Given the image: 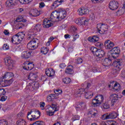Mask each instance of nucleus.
<instances>
[{"label":"nucleus","instance_id":"obj_1","mask_svg":"<svg viewBox=\"0 0 125 125\" xmlns=\"http://www.w3.org/2000/svg\"><path fill=\"white\" fill-rule=\"evenodd\" d=\"M67 16V12L63 8H59L57 11H54L50 15V19L52 22L61 21L65 19Z\"/></svg>","mask_w":125,"mask_h":125},{"label":"nucleus","instance_id":"obj_2","mask_svg":"<svg viewBox=\"0 0 125 125\" xmlns=\"http://www.w3.org/2000/svg\"><path fill=\"white\" fill-rule=\"evenodd\" d=\"M25 37V34L23 32L21 33H18L16 35H13L12 37V42L14 44H19L21 42V41H23V39Z\"/></svg>","mask_w":125,"mask_h":125},{"label":"nucleus","instance_id":"obj_3","mask_svg":"<svg viewBox=\"0 0 125 125\" xmlns=\"http://www.w3.org/2000/svg\"><path fill=\"white\" fill-rule=\"evenodd\" d=\"M48 111L47 110V115L51 116L54 115L55 112L59 110V107L57 106L56 103H53L51 105H49Z\"/></svg>","mask_w":125,"mask_h":125},{"label":"nucleus","instance_id":"obj_4","mask_svg":"<svg viewBox=\"0 0 125 125\" xmlns=\"http://www.w3.org/2000/svg\"><path fill=\"white\" fill-rule=\"evenodd\" d=\"M104 101V97L102 95H97L92 101V104L94 107H97L101 105L102 102Z\"/></svg>","mask_w":125,"mask_h":125},{"label":"nucleus","instance_id":"obj_5","mask_svg":"<svg viewBox=\"0 0 125 125\" xmlns=\"http://www.w3.org/2000/svg\"><path fill=\"white\" fill-rule=\"evenodd\" d=\"M39 44V40L37 38H35L31 40L27 44V47L30 50H35L36 48H38Z\"/></svg>","mask_w":125,"mask_h":125},{"label":"nucleus","instance_id":"obj_6","mask_svg":"<svg viewBox=\"0 0 125 125\" xmlns=\"http://www.w3.org/2000/svg\"><path fill=\"white\" fill-rule=\"evenodd\" d=\"M108 25L105 23H98L97 25V29L99 34H106L108 32Z\"/></svg>","mask_w":125,"mask_h":125},{"label":"nucleus","instance_id":"obj_7","mask_svg":"<svg viewBox=\"0 0 125 125\" xmlns=\"http://www.w3.org/2000/svg\"><path fill=\"white\" fill-rule=\"evenodd\" d=\"M113 66V74L114 75H116V74H119V72H120V71H121V69H122V62H121V61L117 60L114 62Z\"/></svg>","mask_w":125,"mask_h":125},{"label":"nucleus","instance_id":"obj_8","mask_svg":"<svg viewBox=\"0 0 125 125\" xmlns=\"http://www.w3.org/2000/svg\"><path fill=\"white\" fill-rule=\"evenodd\" d=\"M13 83V79H11L9 80H5V79L3 78H0V85L3 87H5V86H8Z\"/></svg>","mask_w":125,"mask_h":125},{"label":"nucleus","instance_id":"obj_9","mask_svg":"<svg viewBox=\"0 0 125 125\" xmlns=\"http://www.w3.org/2000/svg\"><path fill=\"white\" fill-rule=\"evenodd\" d=\"M22 67L23 68L24 70H26V71H31V70L34 69L35 65L32 62L30 63L29 62H26L23 63Z\"/></svg>","mask_w":125,"mask_h":125},{"label":"nucleus","instance_id":"obj_10","mask_svg":"<svg viewBox=\"0 0 125 125\" xmlns=\"http://www.w3.org/2000/svg\"><path fill=\"white\" fill-rule=\"evenodd\" d=\"M75 23L78 25H83L84 26L88 23V19L86 18H79L75 21Z\"/></svg>","mask_w":125,"mask_h":125},{"label":"nucleus","instance_id":"obj_11","mask_svg":"<svg viewBox=\"0 0 125 125\" xmlns=\"http://www.w3.org/2000/svg\"><path fill=\"white\" fill-rule=\"evenodd\" d=\"M110 51L111 52L112 57L116 59L119 56V54L121 52V49L118 47H115L112 48Z\"/></svg>","mask_w":125,"mask_h":125},{"label":"nucleus","instance_id":"obj_12","mask_svg":"<svg viewBox=\"0 0 125 125\" xmlns=\"http://www.w3.org/2000/svg\"><path fill=\"white\" fill-rule=\"evenodd\" d=\"M95 55L98 57L97 61H101V60H103L102 58L105 56V51L101 49H98Z\"/></svg>","mask_w":125,"mask_h":125},{"label":"nucleus","instance_id":"obj_13","mask_svg":"<svg viewBox=\"0 0 125 125\" xmlns=\"http://www.w3.org/2000/svg\"><path fill=\"white\" fill-rule=\"evenodd\" d=\"M5 65L8 67V69L10 70V69H12L13 67H14V65H15V62L13 61L12 59L7 58L5 60Z\"/></svg>","mask_w":125,"mask_h":125},{"label":"nucleus","instance_id":"obj_14","mask_svg":"<svg viewBox=\"0 0 125 125\" xmlns=\"http://www.w3.org/2000/svg\"><path fill=\"white\" fill-rule=\"evenodd\" d=\"M119 7V2L116 0L110 1L109 3V8L111 10H116Z\"/></svg>","mask_w":125,"mask_h":125},{"label":"nucleus","instance_id":"obj_15","mask_svg":"<svg viewBox=\"0 0 125 125\" xmlns=\"http://www.w3.org/2000/svg\"><path fill=\"white\" fill-rule=\"evenodd\" d=\"M104 46L105 48L107 50H112L113 47L115 46V44H114V42L108 40L104 42Z\"/></svg>","mask_w":125,"mask_h":125},{"label":"nucleus","instance_id":"obj_16","mask_svg":"<svg viewBox=\"0 0 125 125\" xmlns=\"http://www.w3.org/2000/svg\"><path fill=\"white\" fill-rule=\"evenodd\" d=\"M38 72H32L27 76L26 80L30 81H36L38 78Z\"/></svg>","mask_w":125,"mask_h":125},{"label":"nucleus","instance_id":"obj_17","mask_svg":"<svg viewBox=\"0 0 125 125\" xmlns=\"http://www.w3.org/2000/svg\"><path fill=\"white\" fill-rule=\"evenodd\" d=\"M51 22H55V21H51V19L50 18V20H47V19L44 20L43 21V24H42L43 28H49L51 27V25H52V24H51Z\"/></svg>","mask_w":125,"mask_h":125},{"label":"nucleus","instance_id":"obj_18","mask_svg":"<svg viewBox=\"0 0 125 125\" xmlns=\"http://www.w3.org/2000/svg\"><path fill=\"white\" fill-rule=\"evenodd\" d=\"M78 14L79 15H86V14H88L89 12V10L85 8H80L78 10Z\"/></svg>","mask_w":125,"mask_h":125},{"label":"nucleus","instance_id":"obj_19","mask_svg":"<svg viewBox=\"0 0 125 125\" xmlns=\"http://www.w3.org/2000/svg\"><path fill=\"white\" fill-rule=\"evenodd\" d=\"M75 108L77 111H80L81 110H83L85 108V103L83 102H79L76 104L75 105Z\"/></svg>","mask_w":125,"mask_h":125},{"label":"nucleus","instance_id":"obj_20","mask_svg":"<svg viewBox=\"0 0 125 125\" xmlns=\"http://www.w3.org/2000/svg\"><path fill=\"white\" fill-rule=\"evenodd\" d=\"M110 98L112 99L111 105L113 106L114 104L117 103L119 101V96L118 95L114 94L110 96Z\"/></svg>","mask_w":125,"mask_h":125},{"label":"nucleus","instance_id":"obj_21","mask_svg":"<svg viewBox=\"0 0 125 125\" xmlns=\"http://www.w3.org/2000/svg\"><path fill=\"white\" fill-rule=\"evenodd\" d=\"M38 117H37V115H33L30 111H28L27 113V120L30 121V122H34L36 120H38Z\"/></svg>","mask_w":125,"mask_h":125},{"label":"nucleus","instance_id":"obj_22","mask_svg":"<svg viewBox=\"0 0 125 125\" xmlns=\"http://www.w3.org/2000/svg\"><path fill=\"white\" fill-rule=\"evenodd\" d=\"M31 56H33V52L30 51H24L21 53V57L22 58H30Z\"/></svg>","mask_w":125,"mask_h":125},{"label":"nucleus","instance_id":"obj_23","mask_svg":"<svg viewBox=\"0 0 125 125\" xmlns=\"http://www.w3.org/2000/svg\"><path fill=\"white\" fill-rule=\"evenodd\" d=\"M45 74L48 77H51L54 76V74H55V71H54V70H53V69L49 68L46 69Z\"/></svg>","mask_w":125,"mask_h":125},{"label":"nucleus","instance_id":"obj_24","mask_svg":"<svg viewBox=\"0 0 125 125\" xmlns=\"http://www.w3.org/2000/svg\"><path fill=\"white\" fill-rule=\"evenodd\" d=\"M120 83H115V81H112V82L110 83V84L108 85L109 87H112V88H114L116 91L119 90L118 87H120Z\"/></svg>","mask_w":125,"mask_h":125},{"label":"nucleus","instance_id":"obj_25","mask_svg":"<svg viewBox=\"0 0 125 125\" xmlns=\"http://www.w3.org/2000/svg\"><path fill=\"white\" fill-rule=\"evenodd\" d=\"M16 3V0H7L6 1V6L8 7H13Z\"/></svg>","mask_w":125,"mask_h":125},{"label":"nucleus","instance_id":"obj_26","mask_svg":"<svg viewBox=\"0 0 125 125\" xmlns=\"http://www.w3.org/2000/svg\"><path fill=\"white\" fill-rule=\"evenodd\" d=\"M112 64V60L110 58H105L103 62V65L105 67H109Z\"/></svg>","mask_w":125,"mask_h":125},{"label":"nucleus","instance_id":"obj_27","mask_svg":"<svg viewBox=\"0 0 125 125\" xmlns=\"http://www.w3.org/2000/svg\"><path fill=\"white\" fill-rule=\"evenodd\" d=\"M66 0H56L52 4V6H53L54 8L58 7L59 5H61L62 2H64Z\"/></svg>","mask_w":125,"mask_h":125},{"label":"nucleus","instance_id":"obj_28","mask_svg":"<svg viewBox=\"0 0 125 125\" xmlns=\"http://www.w3.org/2000/svg\"><path fill=\"white\" fill-rule=\"evenodd\" d=\"M65 72L66 73V74H68L69 75H73L74 74L73 66L68 65L65 69Z\"/></svg>","mask_w":125,"mask_h":125},{"label":"nucleus","instance_id":"obj_29","mask_svg":"<svg viewBox=\"0 0 125 125\" xmlns=\"http://www.w3.org/2000/svg\"><path fill=\"white\" fill-rule=\"evenodd\" d=\"M30 14L32 16H33V17H37V16L40 15L41 12L38 9H35L31 11Z\"/></svg>","mask_w":125,"mask_h":125},{"label":"nucleus","instance_id":"obj_30","mask_svg":"<svg viewBox=\"0 0 125 125\" xmlns=\"http://www.w3.org/2000/svg\"><path fill=\"white\" fill-rule=\"evenodd\" d=\"M88 114L91 115L92 118H95L96 116H98V111H97L96 109H93L89 110Z\"/></svg>","mask_w":125,"mask_h":125},{"label":"nucleus","instance_id":"obj_31","mask_svg":"<svg viewBox=\"0 0 125 125\" xmlns=\"http://www.w3.org/2000/svg\"><path fill=\"white\" fill-rule=\"evenodd\" d=\"M31 114H32V116H37L38 117V119L39 117L41 116V112L37 109H32L30 111H29Z\"/></svg>","mask_w":125,"mask_h":125},{"label":"nucleus","instance_id":"obj_32","mask_svg":"<svg viewBox=\"0 0 125 125\" xmlns=\"http://www.w3.org/2000/svg\"><path fill=\"white\" fill-rule=\"evenodd\" d=\"M88 41L92 42H96L99 41V37L97 36H94L92 37H88Z\"/></svg>","mask_w":125,"mask_h":125},{"label":"nucleus","instance_id":"obj_33","mask_svg":"<svg viewBox=\"0 0 125 125\" xmlns=\"http://www.w3.org/2000/svg\"><path fill=\"white\" fill-rule=\"evenodd\" d=\"M13 77V73L12 72H6L4 74L2 77L4 80V79H6V80H8L10 78H12Z\"/></svg>","mask_w":125,"mask_h":125},{"label":"nucleus","instance_id":"obj_34","mask_svg":"<svg viewBox=\"0 0 125 125\" xmlns=\"http://www.w3.org/2000/svg\"><path fill=\"white\" fill-rule=\"evenodd\" d=\"M118 116H119V114H118L115 112H112L108 114L109 119H116V118H117Z\"/></svg>","mask_w":125,"mask_h":125},{"label":"nucleus","instance_id":"obj_35","mask_svg":"<svg viewBox=\"0 0 125 125\" xmlns=\"http://www.w3.org/2000/svg\"><path fill=\"white\" fill-rule=\"evenodd\" d=\"M26 89H28L30 91H33L35 90V87H34V83H29L26 87Z\"/></svg>","mask_w":125,"mask_h":125},{"label":"nucleus","instance_id":"obj_36","mask_svg":"<svg viewBox=\"0 0 125 125\" xmlns=\"http://www.w3.org/2000/svg\"><path fill=\"white\" fill-rule=\"evenodd\" d=\"M84 93L86 99H90V98H91V97H92V96L93 95V93H92V92L91 91L87 92H85V91Z\"/></svg>","mask_w":125,"mask_h":125},{"label":"nucleus","instance_id":"obj_37","mask_svg":"<svg viewBox=\"0 0 125 125\" xmlns=\"http://www.w3.org/2000/svg\"><path fill=\"white\" fill-rule=\"evenodd\" d=\"M41 53L43 54H47L48 53V51H49V49L48 47H42L41 48Z\"/></svg>","mask_w":125,"mask_h":125},{"label":"nucleus","instance_id":"obj_38","mask_svg":"<svg viewBox=\"0 0 125 125\" xmlns=\"http://www.w3.org/2000/svg\"><path fill=\"white\" fill-rule=\"evenodd\" d=\"M17 125H26V121L23 119H20L17 122Z\"/></svg>","mask_w":125,"mask_h":125},{"label":"nucleus","instance_id":"obj_39","mask_svg":"<svg viewBox=\"0 0 125 125\" xmlns=\"http://www.w3.org/2000/svg\"><path fill=\"white\" fill-rule=\"evenodd\" d=\"M24 27V24L23 22H17L15 26V29L19 30V29H22Z\"/></svg>","mask_w":125,"mask_h":125},{"label":"nucleus","instance_id":"obj_40","mask_svg":"<svg viewBox=\"0 0 125 125\" xmlns=\"http://www.w3.org/2000/svg\"><path fill=\"white\" fill-rule=\"evenodd\" d=\"M41 29H42V25L40 24H37L34 27V33H37V32H40L41 31Z\"/></svg>","mask_w":125,"mask_h":125},{"label":"nucleus","instance_id":"obj_41","mask_svg":"<svg viewBox=\"0 0 125 125\" xmlns=\"http://www.w3.org/2000/svg\"><path fill=\"white\" fill-rule=\"evenodd\" d=\"M125 12V9L124 6L122 8H120V10H118L116 13L119 14V15H122L124 14Z\"/></svg>","mask_w":125,"mask_h":125},{"label":"nucleus","instance_id":"obj_42","mask_svg":"<svg viewBox=\"0 0 125 125\" xmlns=\"http://www.w3.org/2000/svg\"><path fill=\"white\" fill-rule=\"evenodd\" d=\"M125 12V9L124 6L122 8H120V10H118L116 13L119 14V15H122L124 14Z\"/></svg>","mask_w":125,"mask_h":125},{"label":"nucleus","instance_id":"obj_43","mask_svg":"<svg viewBox=\"0 0 125 125\" xmlns=\"http://www.w3.org/2000/svg\"><path fill=\"white\" fill-rule=\"evenodd\" d=\"M63 83H71V79L70 78L66 77L62 79Z\"/></svg>","mask_w":125,"mask_h":125},{"label":"nucleus","instance_id":"obj_44","mask_svg":"<svg viewBox=\"0 0 125 125\" xmlns=\"http://www.w3.org/2000/svg\"><path fill=\"white\" fill-rule=\"evenodd\" d=\"M72 37L73 39L72 40V42H75V41H77V39H79V38H80V35L75 33L72 34Z\"/></svg>","mask_w":125,"mask_h":125},{"label":"nucleus","instance_id":"obj_45","mask_svg":"<svg viewBox=\"0 0 125 125\" xmlns=\"http://www.w3.org/2000/svg\"><path fill=\"white\" fill-rule=\"evenodd\" d=\"M54 92L55 93L57 97H58L60 94L62 93V90L60 89H57L54 90Z\"/></svg>","mask_w":125,"mask_h":125},{"label":"nucleus","instance_id":"obj_46","mask_svg":"<svg viewBox=\"0 0 125 125\" xmlns=\"http://www.w3.org/2000/svg\"><path fill=\"white\" fill-rule=\"evenodd\" d=\"M90 50L93 53L94 55H96V52L98 51V49L95 47H92L90 48Z\"/></svg>","mask_w":125,"mask_h":125},{"label":"nucleus","instance_id":"obj_47","mask_svg":"<svg viewBox=\"0 0 125 125\" xmlns=\"http://www.w3.org/2000/svg\"><path fill=\"white\" fill-rule=\"evenodd\" d=\"M103 107L104 109H109L110 108V104H109L108 102H105L103 104Z\"/></svg>","mask_w":125,"mask_h":125},{"label":"nucleus","instance_id":"obj_48","mask_svg":"<svg viewBox=\"0 0 125 125\" xmlns=\"http://www.w3.org/2000/svg\"><path fill=\"white\" fill-rule=\"evenodd\" d=\"M85 89L84 88L79 89L78 92L76 93V94H83L84 91H85Z\"/></svg>","mask_w":125,"mask_h":125},{"label":"nucleus","instance_id":"obj_49","mask_svg":"<svg viewBox=\"0 0 125 125\" xmlns=\"http://www.w3.org/2000/svg\"><path fill=\"white\" fill-rule=\"evenodd\" d=\"M109 114H105L102 115V120H109Z\"/></svg>","mask_w":125,"mask_h":125},{"label":"nucleus","instance_id":"obj_50","mask_svg":"<svg viewBox=\"0 0 125 125\" xmlns=\"http://www.w3.org/2000/svg\"><path fill=\"white\" fill-rule=\"evenodd\" d=\"M80 120V116L79 115H74L72 118V122Z\"/></svg>","mask_w":125,"mask_h":125},{"label":"nucleus","instance_id":"obj_51","mask_svg":"<svg viewBox=\"0 0 125 125\" xmlns=\"http://www.w3.org/2000/svg\"><path fill=\"white\" fill-rule=\"evenodd\" d=\"M96 46L98 47V48H102V47H103V43L100 42H98L96 43Z\"/></svg>","mask_w":125,"mask_h":125},{"label":"nucleus","instance_id":"obj_52","mask_svg":"<svg viewBox=\"0 0 125 125\" xmlns=\"http://www.w3.org/2000/svg\"><path fill=\"white\" fill-rule=\"evenodd\" d=\"M5 93H6V92L4 89L0 88V96H1V95H5Z\"/></svg>","mask_w":125,"mask_h":125},{"label":"nucleus","instance_id":"obj_53","mask_svg":"<svg viewBox=\"0 0 125 125\" xmlns=\"http://www.w3.org/2000/svg\"><path fill=\"white\" fill-rule=\"evenodd\" d=\"M2 48L3 50H8V49H9V46L7 45V43L4 44L3 45Z\"/></svg>","mask_w":125,"mask_h":125},{"label":"nucleus","instance_id":"obj_54","mask_svg":"<svg viewBox=\"0 0 125 125\" xmlns=\"http://www.w3.org/2000/svg\"><path fill=\"white\" fill-rule=\"evenodd\" d=\"M108 125H116V122L113 120H109L107 122Z\"/></svg>","mask_w":125,"mask_h":125},{"label":"nucleus","instance_id":"obj_55","mask_svg":"<svg viewBox=\"0 0 125 125\" xmlns=\"http://www.w3.org/2000/svg\"><path fill=\"white\" fill-rule=\"evenodd\" d=\"M40 107L42 110H44V106H45V103L43 102H42L40 104Z\"/></svg>","mask_w":125,"mask_h":125},{"label":"nucleus","instance_id":"obj_56","mask_svg":"<svg viewBox=\"0 0 125 125\" xmlns=\"http://www.w3.org/2000/svg\"><path fill=\"white\" fill-rule=\"evenodd\" d=\"M0 125H7V122L4 120H0Z\"/></svg>","mask_w":125,"mask_h":125},{"label":"nucleus","instance_id":"obj_57","mask_svg":"<svg viewBox=\"0 0 125 125\" xmlns=\"http://www.w3.org/2000/svg\"><path fill=\"white\" fill-rule=\"evenodd\" d=\"M76 63L77 64H81V63H83V59L81 58H78L76 60Z\"/></svg>","mask_w":125,"mask_h":125},{"label":"nucleus","instance_id":"obj_58","mask_svg":"<svg viewBox=\"0 0 125 125\" xmlns=\"http://www.w3.org/2000/svg\"><path fill=\"white\" fill-rule=\"evenodd\" d=\"M34 89H38L39 87H40V84L38 83V82H36L34 83H33Z\"/></svg>","mask_w":125,"mask_h":125},{"label":"nucleus","instance_id":"obj_59","mask_svg":"<svg viewBox=\"0 0 125 125\" xmlns=\"http://www.w3.org/2000/svg\"><path fill=\"white\" fill-rule=\"evenodd\" d=\"M49 96L53 100H54V99H57V96L56 95V94H50L49 95Z\"/></svg>","mask_w":125,"mask_h":125},{"label":"nucleus","instance_id":"obj_60","mask_svg":"<svg viewBox=\"0 0 125 125\" xmlns=\"http://www.w3.org/2000/svg\"><path fill=\"white\" fill-rule=\"evenodd\" d=\"M33 35H34V34H29L27 36V40H34V39H33L34 37H33Z\"/></svg>","mask_w":125,"mask_h":125},{"label":"nucleus","instance_id":"obj_61","mask_svg":"<svg viewBox=\"0 0 125 125\" xmlns=\"http://www.w3.org/2000/svg\"><path fill=\"white\" fill-rule=\"evenodd\" d=\"M15 23H22V19H20V18H17L15 21Z\"/></svg>","mask_w":125,"mask_h":125},{"label":"nucleus","instance_id":"obj_62","mask_svg":"<svg viewBox=\"0 0 125 125\" xmlns=\"http://www.w3.org/2000/svg\"><path fill=\"white\" fill-rule=\"evenodd\" d=\"M78 29H77V27H75V26H73L71 28V31L72 32V33H76V32H77V30Z\"/></svg>","mask_w":125,"mask_h":125},{"label":"nucleus","instance_id":"obj_63","mask_svg":"<svg viewBox=\"0 0 125 125\" xmlns=\"http://www.w3.org/2000/svg\"><path fill=\"white\" fill-rule=\"evenodd\" d=\"M60 67L61 68V69H64L65 67H66V64L65 63H62L60 64Z\"/></svg>","mask_w":125,"mask_h":125},{"label":"nucleus","instance_id":"obj_64","mask_svg":"<svg viewBox=\"0 0 125 125\" xmlns=\"http://www.w3.org/2000/svg\"><path fill=\"white\" fill-rule=\"evenodd\" d=\"M90 18L91 19V20H93V19H95V15H94L93 13H92L90 15Z\"/></svg>","mask_w":125,"mask_h":125}]
</instances>
